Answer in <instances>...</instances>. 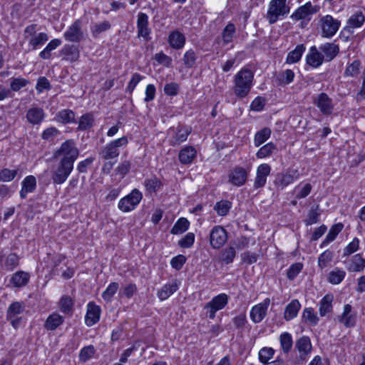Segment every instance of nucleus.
I'll return each mask as SVG.
<instances>
[{"label": "nucleus", "mask_w": 365, "mask_h": 365, "mask_svg": "<svg viewBox=\"0 0 365 365\" xmlns=\"http://www.w3.org/2000/svg\"><path fill=\"white\" fill-rule=\"evenodd\" d=\"M254 81V73L247 68H242L234 76L232 91L238 98H244L250 93Z\"/></svg>", "instance_id": "obj_1"}, {"label": "nucleus", "mask_w": 365, "mask_h": 365, "mask_svg": "<svg viewBox=\"0 0 365 365\" xmlns=\"http://www.w3.org/2000/svg\"><path fill=\"white\" fill-rule=\"evenodd\" d=\"M78 155L79 150L75 143L72 140H67L55 150L53 158L60 163L73 166Z\"/></svg>", "instance_id": "obj_2"}, {"label": "nucleus", "mask_w": 365, "mask_h": 365, "mask_svg": "<svg viewBox=\"0 0 365 365\" xmlns=\"http://www.w3.org/2000/svg\"><path fill=\"white\" fill-rule=\"evenodd\" d=\"M287 0H272L269 2L266 18L269 24L276 23L280 16L289 13L290 8L286 4Z\"/></svg>", "instance_id": "obj_3"}, {"label": "nucleus", "mask_w": 365, "mask_h": 365, "mask_svg": "<svg viewBox=\"0 0 365 365\" xmlns=\"http://www.w3.org/2000/svg\"><path fill=\"white\" fill-rule=\"evenodd\" d=\"M128 143V140L126 136L112 140L102 148L99 153V157L105 160L116 158L120 154L119 148L125 147Z\"/></svg>", "instance_id": "obj_4"}, {"label": "nucleus", "mask_w": 365, "mask_h": 365, "mask_svg": "<svg viewBox=\"0 0 365 365\" xmlns=\"http://www.w3.org/2000/svg\"><path fill=\"white\" fill-rule=\"evenodd\" d=\"M73 170V166L58 161V163L52 167L51 170V179L52 182L54 185H61L64 183Z\"/></svg>", "instance_id": "obj_5"}, {"label": "nucleus", "mask_w": 365, "mask_h": 365, "mask_svg": "<svg viewBox=\"0 0 365 365\" xmlns=\"http://www.w3.org/2000/svg\"><path fill=\"white\" fill-rule=\"evenodd\" d=\"M142 198V193L138 189H134L130 194L119 200L118 209L123 212H130L140 203Z\"/></svg>", "instance_id": "obj_6"}, {"label": "nucleus", "mask_w": 365, "mask_h": 365, "mask_svg": "<svg viewBox=\"0 0 365 365\" xmlns=\"http://www.w3.org/2000/svg\"><path fill=\"white\" fill-rule=\"evenodd\" d=\"M191 131L190 127L182 125L170 128L168 131V135L170 136V145L172 146L179 145L187 140Z\"/></svg>", "instance_id": "obj_7"}, {"label": "nucleus", "mask_w": 365, "mask_h": 365, "mask_svg": "<svg viewBox=\"0 0 365 365\" xmlns=\"http://www.w3.org/2000/svg\"><path fill=\"white\" fill-rule=\"evenodd\" d=\"M340 25L341 22L339 20L334 19L331 15L323 16L320 19L322 37L331 38L336 34Z\"/></svg>", "instance_id": "obj_8"}, {"label": "nucleus", "mask_w": 365, "mask_h": 365, "mask_svg": "<svg viewBox=\"0 0 365 365\" xmlns=\"http://www.w3.org/2000/svg\"><path fill=\"white\" fill-rule=\"evenodd\" d=\"M229 297L226 294H220L214 297L212 300L207 302L204 309L207 310V314L210 319L215 317V313L222 309L228 303Z\"/></svg>", "instance_id": "obj_9"}, {"label": "nucleus", "mask_w": 365, "mask_h": 365, "mask_svg": "<svg viewBox=\"0 0 365 365\" xmlns=\"http://www.w3.org/2000/svg\"><path fill=\"white\" fill-rule=\"evenodd\" d=\"M299 174L297 170H287L284 172L277 173L274 180V186L279 190H283L289 185L298 180Z\"/></svg>", "instance_id": "obj_10"}, {"label": "nucleus", "mask_w": 365, "mask_h": 365, "mask_svg": "<svg viewBox=\"0 0 365 365\" xmlns=\"http://www.w3.org/2000/svg\"><path fill=\"white\" fill-rule=\"evenodd\" d=\"M227 240L226 230L221 226H215L210 233V243L212 248L222 247Z\"/></svg>", "instance_id": "obj_11"}, {"label": "nucleus", "mask_w": 365, "mask_h": 365, "mask_svg": "<svg viewBox=\"0 0 365 365\" xmlns=\"http://www.w3.org/2000/svg\"><path fill=\"white\" fill-rule=\"evenodd\" d=\"M63 37L66 41L78 43L83 39V32L81 29V21L76 20L64 32Z\"/></svg>", "instance_id": "obj_12"}, {"label": "nucleus", "mask_w": 365, "mask_h": 365, "mask_svg": "<svg viewBox=\"0 0 365 365\" xmlns=\"http://www.w3.org/2000/svg\"><path fill=\"white\" fill-rule=\"evenodd\" d=\"M248 176V172L242 167L237 166L234 168L228 174V182L240 187L245 184Z\"/></svg>", "instance_id": "obj_13"}, {"label": "nucleus", "mask_w": 365, "mask_h": 365, "mask_svg": "<svg viewBox=\"0 0 365 365\" xmlns=\"http://www.w3.org/2000/svg\"><path fill=\"white\" fill-rule=\"evenodd\" d=\"M270 304V299L266 298L262 303L252 307L250 318L254 323H259L266 317L267 308Z\"/></svg>", "instance_id": "obj_14"}, {"label": "nucleus", "mask_w": 365, "mask_h": 365, "mask_svg": "<svg viewBox=\"0 0 365 365\" xmlns=\"http://www.w3.org/2000/svg\"><path fill=\"white\" fill-rule=\"evenodd\" d=\"M313 103L324 115L331 114L333 110L332 100L325 93H319L314 98Z\"/></svg>", "instance_id": "obj_15"}, {"label": "nucleus", "mask_w": 365, "mask_h": 365, "mask_svg": "<svg viewBox=\"0 0 365 365\" xmlns=\"http://www.w3.org/2000/svg\"><path fill=\"white\" fill-rule=\"evenodd\" d=\"M137 17L138 36L143 38L145 41L150 40L151 29L148 27V15L145 13L140 12Z\"/></svg>", "instance_id": "obj_16"}, {"label": "nucleus", "mask_w": 365, "mask_h": 365, "mask_svg": "<svg viewBox=\"0 0 365 365\" xmlns=\"http://www.w3.org/2000/svg\"><path fill=\"white\" fill-rule=\"evenodd\" d=\"M101 309L99 306L91 302L87 304V312L85 317L86 324L91 327L96 324L101 317Z\"/></svg>", "instance_id": "obj_17"}, {"label": "nucleus", "mask_w": 365, "mask_h": 365, "mask_svg": "<svg viewBox=\"0 0 365 365\" xmlns=\"http://www.w3.org/2000/svg\"><path fill=\"white\" fill-rule=\"evenodd\" d=\"M271 168L268 164H261L257 169V175L254 182V187L256 189L264 186L267 182V177L269 175Z\"/></svg>", "instance_id": "obj_18"}, {"label": "nucleus", "mask_w": 365, "mask_h": 365, "mask_svg": "<svg viewBox=\"0 0 365 365\" xmlns=\"http://www.w3.org/2000/svg\"><path fill=\"white\" fill-rule=\"evenodd\" d=\"M60 55L63 60L75 62L78 60L80 51L78 46L71 44H66L60 51Z\"/></svg>", "instance_id": "obj_19"}, {"label": "nucleus", "mask_w": 365, "mask_h": 365, "mask_svg": "<svg viewBox=\"0 0 365 365\" xmlns=\"http://www.w3.org/2000/svg\"><path fill=\"white\" fill-rule=\"evenodd\" d=\"M319 49L325 61L333 60L339 53V47L334 43H326L320 46Z\"/></svg>", "instance_id": "obj_20"}, {"label": "nucleus", "mask_w": 365, "mask_h": 365, "mask_svg": "<svg viewBox=\"0 0 365 365\" xmlns=\"http://www.w3.org/2000/svg\"><path fill=\"white\" fill-rule=\"evenodd\" d=\"M306 61L308 65L317 68L322 64L324 60L322 53L314 46L310 48L309 52L306 56Z\"/></svg>", "instance_id": "obj_21"}, {"label": "nucleus", "mask_w": 365, "mask_h": 365, "mask_svg": "<svg viewBox=\"0 0 365 365\" xmlns=\"http://www.w3.org/2000/svg\"><path fill=\"white\" fill-rule=\"evenodd\" d=\"M351 309L350 304L344 305L343 313L338 316L339 321L346 327H352L356 323V316L351 312Z\"/></svg>", "instance_id": "obj_22"}, {"label": "nucleus", "mask_w": 365, "mask_h": 365, "mask_svg": "<svg viewBox=\"0 0 365 365\" xmlns=\"http://www.w3.org/2000/svg\"><path fill=\"white\" fill-rule=\"evenodd\" d=\"M168 41L173 48L179 50L185 46V36L179 31L175 30L170 33Z\"/></svg>", "instance_id": "obj_23"}, {"label": "nucleus", "mask_w": 365, "mask_h": 365, "mask_svg": "<svg viewBox=\"0 0 365 365\" xmlns=\"http://www.w3.org/2000/svg\"><path fill=\"white\" fill-rule=\"evenodd\" d=\"M197 150L192 146H185L181 149L178 154V159L182 164H190L196 158Z\"/></svg>", "instance_id": "obj_24"}, {"label": "nucleus", "mask_w": 365, "mask_h": 365, "mask_svg": "<svg viewBox=\"0 0 365 365\" xmlns=\"http://www.w3.org/2000/svg\"><path fill=\"white\" fill-rule=\"evenodd\" d=\"M295 347L299 353L300 359H305L312 350V344L309 338L307 336L299 338L296 341Z\"/></svg>", "instance_id": "obj_25"}, {"label": "nucleus", "mask_w": 365, "mask_h": 365, "mask_svg": "<svg viewBox=\"0 0 365 365\" xmlns=\"http://www.w3.org/2000/svg\"><path fill=\"white\" fill-rule=\"evenodd\" d=\"M30 279V274L24 271H17L10 279L13 287L20 288L26 286Z\"/></svg>", "instance_id": "obj_26"}, {"label": "nucleus", "mask_w": 365, "mask_h": 365, "mask_svg": "<svg viewBox=\"0 0 365 365\" xmlns=\"http://www.w3.org/2000/svg\"><path fill=\"white\" fill-rule=\"evenodd\" d=\"M22 187L20 191V197L25 199L29 192H32L36 189V180L33 175H29L22 181Z\"/></svg>", "instance_id": "obj_27"}, {"label": "nucleus", "mask_w": 365, "mask_h": 365, "mask_svg": "<svg viewBox=\"0 0 365 365\" xmlns=\"http://www.w3.org/2000/svg\"><path fill=\"white\" fill-rule=\"evenodd\" d=\"M317 9H314L310 2L306 3L300 6L293 13L291 18L295 21L305 19L308 15L316 13Z\"/></svg>", "instance_id": "obj_28"}, {"label": "nucleus", "mask_w": 365, "mask_h": 365, "mask_svg": "<svg viewBox=\"0 0 365 365\" xmlns=\"http://www.w3.org/2000/svg\"><path fill=\"white\" fill-rule=\"evenodd\" d=\"M64 322L63 317L56 312L50 314L45 322L44 327L48 331L56 329Z\"/></svg>", "instance_id": "obj_29"}, {"label": "nucleus", "mask_w": 365, "mask_h": 365, "mask_svg": "<svg viewBox=\"0 0 365 365\" xmlns=\"http://www.w3.org/2000/svg\"><path fill=\"white\" fill-rule=\"evenodd\" d=\"M26 118L30 123L33 125H38L44 118L43 110L37 107L30 108L27 111Z\"/></svg>", "instance_id": "obj_30"}, {"label": "nucleus", "mask_w": 365, "mask_h": 365, "mask_svg": "<svg viewBox=\"0 0 365 365\" xmlns=\"http://www.w3.org/2000/svg\"><path fill=\"white\" fill-rule=\"evenodd\" d=\"M301 308V304L297 299L292 300L289 303L284 312V318L286 321H289L297 316Z\"/></svg>", "instance_id": "obj_31"}, {"label": "nucleus", "mask_w": 365, "mask_h": 365, "mask_svg": "<svg viewBox=\"0 0 365 365\" xmlns=\"http://www.w3.org/2000/svg\"><path fill=\"white\" fill-rule=\"evenodd\" d=\"M178 289V284L176 282H173L172 283H168L162 287V288L158 292L157 295L158 297L161 300L167 299L170 296H171L174 292H175Z\"/></svg>", "instance_id": "obj_32"}, {"label": "nucleus", "mask_w": 365, "mask_h": 365, "mask_svg": "<svg viewBox=\"0 0 365 365\" xmlns=\"http://www.w3.org/2000/svg\"><path fill=\"white\" fill-rule=\"evenodd\" d=\"M73 300L68 295H63L58 302V308L60 311L69 316L73 314Z\"/></svg>", "instance_id": "obj_33"}, {"label": "nucleus", "mask_w": 365, "mask_h": 365, "mask_svg": "<svg viewBox=\"0 0 365 365\" xmlns=\"http://www.w3.org/2000/svg\"><path fill=\"white\" fill-rule=\"evenodd\" d=\"M364 268L365 259L361 257L360 254L353 256L347 267L349 271L354 272H361Z\"/></svg>", "instance_id": "obj_34"}, {"label": "nucleus", "mask_w": 365, "mask_h": 365, "mask_svg": "<svg viewBox=\"0 0 365 365\" xmlns=\"http://www.w3.org/2000/svg\"><path fill=\"white\" fill-rule=\"evenodd\" d=\"M25 304L23 302H14L11 303L7 309L6 317L8 319L14 318L16 315L21 314L24 312Z\"/></svg>", "instance_id": "obj_35"}, {"label": "nucleus", "mask_w": 365, "mask_h": 365, "mask_svg": "<svg viewBox=\"0 0 365 365\" xmlns=\"http://www.w3.org/2000/svg\"><path fill=\"white\" fill-rule=\"evenodd\" d=\"M343 224L342 223H337L331 226L330 228L327 237L324 240V241L322 242L320 247H323L326 245H327L329 243L334 241L336 236L339 235V233L343 229Z\"/></svg>", "instance_id": "obj_36"}, {"label": "nucleus", "mask_w": 365, "mask_h": 365, "mask_svg": "<svg viewBox=\"0 0 365 365\" xmlns=\"http://www.w3.org/2000/svg\"><path fill=\"white\" fill-rule=\"evenodd\" d=\"M333 296L331 294L325 295L319 302V314L321 317L326 316L332 310Z\"/></svg>", "instance_id": "obj_37"}, {"label": "nucleus", "mask_w": 365, "mask_h": 365, "mask_svg": "<svg viewBox=\"0 0 365 365\" xmlns=\"http://www.w3.org/2000/svg\"><path fill=\"white\" fill-rule=\"evenodd\" d=\"M48 40L47 34L41 32L29 40V46L31 51L36 50L39 46H43Z\"/></svg>", "instance_id": "obj_38"}, {"label": "nucleus", "mask_w": 365, "mask_h": 365, "mask_svg": "<svg viewBox=\"0 0 365 365\" xmlns=\"http://www.w3.org/2000/svg\"><path fill=\"white\" fill-rule=\"evenodd\" d=\"M61 44V41L58 38L51 40L47 46L39 53V57L42 59H49L51 56V51L55 50Z\"/></svg>", "instance_id": "obj_39"}, {"label": "nucleus", "mask_w": 365, "mask_h": 365, "mask_svg": "<svg viewBox=\"0 0 365 365\" xmlns=\"http://www.w3.org/2000/svg\"><path fill=\"white\" fill-rule=\"evenodd\" d=\"M305 51V46L303 44H299L296 48L290 51L286 58L287 63H294L299 61L302 57V53Z\"/></svg>", "instance_id": "obj_40"}, {"label": "nucleus", "mask_w": 365, "mask_h": 365, "mask_svg": "<svg viewBox=\"0 0 365 365\" xmlns=\"http://www.w3.org/2000/svg\"><path fill=\"white\" fill-rule=\"evenodd\" d=\"M236 256V250L234 247H227L221 251L220 255V261L226 264H230L233 262Z\"/></svg>", "instance_id": "obj_41"}, {"label": "nucleus", "mask_w": 365, "mask_h": 365, "mask_svg": "<svg viewBox=\"0 0 365 365\" xmlns=\"http://www.w3.org/2000/svg\"><path fill=\"white\" fill-rule=\"evenodd\" d=\"M75 113L69 109H63L56 115L57 120L61 123L67 124L75 122Z\"/></svg>", "instance_id": "obj_42"}, {"label": "nucleus", "mask_w": 365, "mask_h": 365, "mask_svg": "<svg viewBox=\"0 0 365 365\" xmlns=\"http://www.w3.org/2000/svg\"><path fill=\"white\" fill-rule=\"evenodd\" d=\"M294 78V73L291 69H287L279 73L277 76V81L280 86L288 85L292 83Z\"/></svg>", "instance_id": "obj_43"}, {"label": "nucleus", "mask_w": 365, "mask_h": 365, "mask_svg": "<svg viewBox=\"0 0 365 365\" xmlns=\"http://www.w3.org/2000/svg\"><path fill=\"white\" fill-rule=\"evenodd\" d=\"M281 348L284 354H288L293 345L292 335L288 332H284L279 336Z\"/></svg>", "instance_id": "obj_44"}, {"label": "nucleus", "mask_w": 365, "mask_h": 365, "mask_svg": "<svg viewBox=\"0 0 365 365\" xmlns=\"http://www.w3.org/2000/svg\"><path fill=\"white\" fill-rule=\"evenodd\" d=\"M19 264V257L16 253H10L5 259L4 267L7 271H12Z\"/></svg>", "instance_id": "obj_45"}, {"label": "nucleus", "mask_w": 365, "mask_h": 365, "mask_svg": "<svg viewBox=\"0 0 365 365\" xmlns=\"http://www.w3.org/2000/svg\"><path fill=\"white\" fill-rule=\"evenodd\" d=\"M111 25L108 21L96 23L91 26V31L93 37H98L102 32L110 29Z\"/></svg>", "instance_id": "obj_46"}, {"label": "nucleus", "mask_w": 365, "mask_h": 365, "mask_svg": "<svg viewBox=\"0 0 365 365\" xmlns=\"http://www.w3.org/2000/svg\"><path fill=\"white\" fill-rule=\"evenodd\" d=\"M189 221L184 217L180 218L171 229L173 235H178L185 232L189 227Z\"/></svg>", "instance_id": "obj_47"}, {"label": "nucleus", "mask_w": 365, "mask_h": 365, "mask_svg": "<svg viewBox=\"0 0 365 365\" xmlns=\"http://www.w3.org/2000/svg\"><path fill=\"white\" fill-rule=\"evenodd\" d=\"M365 17L361 11H357L353 14L348 20L349 28L361 27L364 23Z\"/></svg>", "instance_id": "obj_48"}, {"label": "nucleus", "mask_w": 365, "mask_h": 365, "mask_svg": "<svg viewBox=\"0 0 365 365\" xmlns=\"http://www.w3.org/2000/svg\"><path fill=\"white\" fill-rule=\"evenodd\" d=\"M302 318L305 320L306 323L312 326L317 325L319 322V317L314 313V309L311 307L305 308L304 309Z\"/></svg>", "instance_id": "obj_49"}, {"label": "nucleus", "mask_w": 365, "mask_h": 365, "mask_svg": "<svg viewBox=\"0 0 365 365\" xmlns=\"http://www.w3.org/2000/svg\"><path fill=\"white\" fill-rule=\"evenodd\" d=\"M94 117L91 113H86L83 115L78 122V130H85L93 126Z\"/></svg>", "instance_id": "obj_50"}, {"label": "nucleus", "mask_w": 365, "mask_h": 365, "mask_svg": "<svg viewBox=\"0 0 365 365\" xmlns=\"http://www.w3.org/2000/svg\"><path fill=\"white\" fill-rule=\"evenodd\" d=\"M232 207V202L228 200H220L217 202L215 207L214 210L217 212L218 215L220 216H225L230 212V210Z\"/></svg>", "instance_id": "obj_51"}, {"label": "nucleus", "mask_w": 365, "mask_h": 365, "mask_svg": "<svg viewBox=\"0 0 365 365\" xmlns=\"http://www.w3.org/2000/svg\"><path fill=\"white\" fill-rule=\"evenodd\" d=\"M197 58L195 51L192 49H190L184 53L182 61L186 68H191L195 66Z\"/></svg>", "instance_id": "obj_52"}, {"label": "nucleus", "mask_w": 365, "mask_h": 365, "mask_svg": "<svg viewBox=\"0 0 365 365\" xmlns=\"http://www.w3.org/2000/svg\"><path fill=\"white\" fill-rule=\"evenodd\" d=\"M270 135L271 130L268 128H264L262 130L258 131L255 135V145L256 147H259L269 138Z\"/></svg>", "instance_id": "obj_53"}, {"label": "nucleus", "mask_w": 365, "mask_h": 365, "mask_svg": "<svg viewBox=\"0 0 365 365\" xmlns=\"http://www.w3.org/2000/svg\"><path fill=\"white\" fill-rule=\"evenodd\" d=\"M333 252L329 250H325L318 257V266L323 269L332 261Z\"/></svg>", "instance_id": "obj_54"}, {"label": "nucleus", "mask_w": 365, "mask_h": 365, "mask_svg": "<svg viewBox=\"0 0 365 365\" xmlns=\"http://www.w3.org/2000/svg\"><path fill=\"white\" fill-rule=\"evenodd\" d=\"M346 272L340 269L336 268L329 274V282L333 284H339L344 278Z\"/></svg>", "instance_id": "obj_55"}, {"label": "nucleus", "mask_w": 365, "mask_h": 365, "mask_svg": "<svg viewBox=\"0 0 365 365\" xmlns=\"http://www.w3.org/2000/svg\"><path fill=\"white\" fill-rule=\"evenodd\" d=\"M29 83V80L18 77L12 78L10 83V88L13 91H19L22 88L26 87Z\"/></svg>", "instance_id": "obj_56"}, {"label": "nucleus", "mask_w": 365, "mask_h": 365, "mask_svg": "<svg viewBox=\"0 0 365 365\" xmlns=\"http://www.w3.org/2000/svg\"><path fill=\"white\" fill-rule=\"evenodd\" d=\"M144 185L149 192H155L161 186V182L156 177H153L145 180Z\"/></svg>", "instance_id": "obj_57"}, {"label": "nucleus", "mask_w": 365, "mask_h": 365, "mask_svg": "<svg viewBox=\"0 0 365 365\" xmlns=\"http://www.w3.org/2000/svg\"><path fill=\"white\" fill-rule=\"evenodd\" d=\"M235 32V26L233 24H228L223 30L222 40L224 43L227 44L232 41Z\"/></svg>", "instance_id": "obj_58"}, {"label": "nucleus", "mask_w": 365, "mask_h": 365, "mask_svg": "<svg viewBox=\"0 0 365 365\" xmlns=\"http://www.w3.org/2000/svg\"><path fill=\"white\" fill-rule=\"evenodd\" d=\"M119 288V285L117 282L110 283L106 289L103 292L102 297L106 301L110 302Z\"/></svg>", "instance_id": "obj_59"}, {"label": "nucleus", "mask_w": 365, "mask_h": 365, "mask_svg": "<svg viewBox=\"0 0 365 365\" xmlns=\"http://www.w3.org/2000/svg\"><path fill=\"white\" fill-rule=\"evenodd\" d=\"M276 147L274 144L272 143H269L262 147L256 153V155L258 158H264L267 156H269L274 150H275Z\"/></svg>", "instance_id": "obj_60"}, {"label": "nucleus", "mask_w": 365, "mask_h": 365, "mask_svg": "<svg viewBox=\"0 0 365 365\" xmlns=\"http://www.w3.org/2000/svg\"><path fill=\"white\" fill-rule=\"evenodd\" d=\"M274 351L272 348L264 347L259 351V359L263 364H267L274 355Z\"/></svg>", "instance_id": "obj_61"}, {"label": "nucleus", "mask_w": 365, "mask_h": 365, "mask_svg": "<svg viewBox=\"0 0 365 365\" xmlns=\"http://www.w3.org/2000/svg\"><path fill=\"white\" fill-rule=\"evenodd\" d=\"M17 175V170H9L4 168L0 170V181L9 182L11 181Z\"/></svg>", "instance_id": "obj_62"}, {"label": "nucleus", "mask_w": 365, "mask_h": 365, "mask_svg": "<svg viewBox=\"0 0 365 365\" xmlns=\"http://www.w3.org/2000/svg\"><path fill=\"white\" fill-rule=\"evenodd\" d=\"M359 248V240L354 237L353 240L344 249V257H347L356 252Z\"/></svg>", "instance_id": "obj_63"}, {"label": "nucleus", "mask_w": 365, "mask_h": 365, "mask_svg": "<svg viewBox=\"0 0 365 365\" xmlns=\"http://www.w3.org/2000/svg\"><path fill=\"white\" fill-rule=\"evenodd\" d=\"M312 189V186L309 183L305 184L303 187L301 189H299L298 187H296L294 188V192H296V198L297 199H302L305 198L307 196H308Z\"/></svg>", "instance_id": "obj_64"}]
</instances>
